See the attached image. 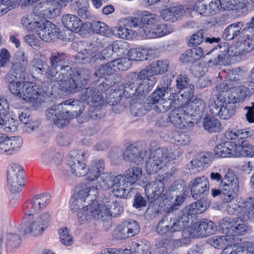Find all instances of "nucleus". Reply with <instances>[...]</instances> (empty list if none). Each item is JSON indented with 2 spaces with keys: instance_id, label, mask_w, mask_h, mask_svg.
Masks as SVG:
<instances>
[{
  "instance_id": "obj_16",
  "label": "nucleus",
  "mask_w": 254,
  "mask_h": 254,
  "mask_svg": "<svg viewBox=\"0 0 254 254\" xmlns=\"http://www.w3.org/2000/svg\"><path fill=\"white\" fill-rule=\"evenodd\" d=\"M163 176H157L155 180L148 183L145 188V194L149 203L155 201L164 191V182Z\"/></svg>"
},
{
  "instance_id": "obj_11",
  "label": "nucleus",
  "mask_w": 254,
  "mask_h": 254,
  "mask_svg": "<svg viewBox=\"0 0 254 254\" xmlns=\"http://www.w3.org/2000/svg\"><path fill=\"white\" fill-rule=\"evenodd\" d=\"M51 220L49 213H43L30 223L24 230V233L30 234L33 236H40L49 227Z\"/></svg>"
},
{
  "instance_id": "obj_9",
  "label": "nucleus",
  "mask_w": 254,
  "mask_h": 254,
  "mask_svg": "<svg viewBox=\"0 0 254 254\" xmlns=\"http://www.w3.org/2000/svg\"><path fill=\"white\" fill-rule=\"evenodd\" d=\"M66 109L62 103L48 109L46 116L48 120H52L58 127L63 128L69 124V121L71 119Z\"/></svg>"
},
{
  "instance_id": "obj_27",
  "label": "nucleus",
  "mask_w": 254,
  "mask_h": 254,
  "mask_svg": "<svg viewBox=\"0 0 254 254\" xmlns=\"http://www.w3.org/2000/svg\"><path fill=\"white\" fill-rule=\"evenodd\" d=\"M64 68H67V75L70 76L73 75L82 87L86 86L87 81L90 78V72L88 69L84 68L76 69L75 68L70 67L68 65H66Z\"/></svg>"
},
{
  "instance_id": "obj_7",
  "label": "nucleus",
  "mask_w": 254,
  "mask_h": 254,
  "mask_svg": "<svg viewBox=\"0 0 254 254\" xmlns=\"http://www.w3.org/2000/svg\"><path fill=\"white\" fill-rule=\"evenodd\" d=\"M226 210L228 214L239 216L245 220H254V197L248 198L238 206L228 204Z\"/></svg>"
},
{
  "instance_id": "obj_63",
  "label": "nucleus",
  "mask_w": 254,
  "mask_h": 254,
  "mask_svg": "<svg viewBox=\"0 0 254 254\" xmlns=\"http://www.w3.org/2000/svg\"><path fill=\"white\" fill-rule=\"evenodd\" d=\"M60 238L61 243L65 246H70L73 243V238L66 228L59 230Z\"/></svg>"
},
{
  "instance_id": "obj_58",
  "label": "nucleus",
  "mask_w": 254,
  "mask_h": 254,
  "mask_svg": "<svg viewBox=\"0 0 254 254\" xmlns=\"http://www.w3.org/2000/svg\"><path fill=\"white\" fill-rule=\"evenodd\" d=\"M181 110H182V108H176L172 110L169 117L170 122L179 128L182 127L183 123V119L179 113L181 112Z\"/></svg>"
},
{
  "instance_id": "obj_30",
  "label": "nucleus",
  "mask_w": 254,
  "mask_h": 254,
  "mask_svg": "<svg viewBox=\"0 0 254 254\" xmlns=\"http://www.w3.org/2000/svg\"><path fill=\"white\" fill-rule=\"evenodd\" d=\"M185 11L181 5L163 9L160 17L166 22H175L184 14Z\"/></svg>"
},
{
  "instance_id": "obj_59",
  "label": "nucleus",
  "mask_w": 254,
  "mask_h": 254,
  "mask_svg": "<svg viewBox=\"0 0 254 254\" xmlns=\"http://www.w3.org/2000/svg\"><path fill=\"white\" fill-rule=\"evenodd\" d=\"M168 219L169 218L163 217L159 222L156 228V231L158 234L163 236L168 232L170 233V229H169L170 227Z\"/></svg>"
},
{
  "instance_id": "obj_53",
  "label": "nucleus",
  "mask_w": 254,
  "mask_h": 254,
  "mask_svg": "<svg viewBox=\"0 0 254 254\" xmlns=\"http://www.w3.org/2000/svg\"><path fill=\"white\" fill-rule=\"evenodd\" d=\"M117 186H114L112 190V192L115 196L121 198H127L129 196L132 189L130 185H124L122 184L120 187Z\"/></svg>"
},
{
  "instance_id": "obj_45",
  "label": "nucleus",
  "mask_w": 254,
  "mask_h": 254,
  "mask_svg": "<svg viewBox=\"0 0 254 254\" xmlns=\"http://www.w3.org/2000/svg\"><path fill=\"white\" fill-rule=\"evenodd\" d=\"M19 118L20 121L24 124V128L27 132L33 131L39 127V121L33 120L26 113L22 112L19 115Z\"/></svg>"
},
{
  "instance_id": "obj_55",
  "label": "nucleus",
  "mask_w": 254,
  "mask_h": 254,
  "mask_svg": "<svg viewBox=\"0 0 254 254\" xmlns=\"http://www.w3.org/2000/svg\"><path fill=\"white\" fill-rule=\"evenodd\" d=\"M60 65L61 64H60ZM47 65L48 64H45L47 68L46 73L52 77H55L56 79H59L60 78V76L61 73L60 71V69L63 71V75L64 73L66 74L65 72H64V71H67V68L64 69V68L65 66H60L58 64H50V65L48 66Z\"/></svg>"
},
{
  "instance_id": "obj_5",
  "label": "nucleus",
  "mask_w": 254,
  "mask_h": 254,
  "mask_svg": "<svg viewBox=\"0 0 254 254\" xmlns=\"http://www.w3.org/2000/svg\"><path fill=\"white\" fill-rule=\"evenodd\" d=\"M170 155L167 149L158 147L151 151L146 162L145 168L148 174L157 172L166 164Z\"/></svg>"
},
{
  "instance_id": "obj_49",
  "label": "nucleus",
  "mask_w": 254,
  "mask_h": 254,
  "mask_svg": "<svg viewBox=\"0 0 254 254\" xmlns=\"http://www.w3.org/2000/svg\"><path fill=\"white\" fill-rule=\"evenodd\" d=\"M79 9L77 11L78 15L81 18L91 19L93 18L92 14L89 9V4L87 0H78L76 2Z\"/></svg>"
},
{
  "instance_id": "obj_38",
  "label": "nucleus",
  "mask_w": 254,
  "mask_h": 254,
  "mask_svg": "<svg viewBox=\"0 0 254 254\" xmlns=\"http://www.w3.org/2000/svg\"><path fill=\"white\" fill-rule=\"evenodd\" d=\"M203 127L209 133L220 132L222 127L219 120L213 116H205L203 120Z\"/></svg>"
},
{
  "instance_id": "obj_50",
  "label": "nucleus",
  "mask_w": 254,
  "mask_h": 254,
  "mask_svg": "<svg viewBox=\"0 0 254 254\" xmlns=\"http://www.w3.org/2000/svg\"><path fill=\"white\" fill-rule=\"evenodd\" d=\"M243 42L241 44V49L246 52H251L254 48V34L246 33L243 34Z\"/></svg>"
},
{
  "instance_id": "obj_12",
  "label": "nucleus",
  "mask_w": 254,
  "mask_h": 254,
  "mask_svg": "<svg viewBox=\"0 0 254 254\" xmlns=\"http://www.w3.org/2000/svg\"><path fill=\"white\" fill-rule=\"evenodd\" d=\"M35 32L42 40L49 42L59 35L60 29L51 21L44 18L39 26L36 27Z\"/></svg>"
},
{
  "instance_id": "obj_56",
  "label": "nucleus",
  "mask_w": 254,
  "mask_h": 254,
  "mask_svg": "<svg viewBox=\"0 0 254 254\" xmlns=\"http://www.w3.org/2000/svg\"><path fill=\"white\" fill-rule=\"evenodd\" d=\"M236 149L243 156L252 157L254 156V147L247 141L236 146Z\"/></svg>"
},
{
  "instance_id": "obj_14",
  "label": "nucleus",
  "mask_w": 254,
  "mask_h": 254,
  "mask_svg": "<svg viewBox=\"0 0 254 254\" xmlns=\"http://www.w3.org/2000/svg\"><path fill=\"white\" fill-rule=\"evenodd\" d=\"M191 195L194 199L206 197L209 190L208 180L204 176L196 177L189 184Z\"/></svg>"
},
{
  "instance_id": "obj_51",
  "label": "nucleus",
  "mask_w": 254,
  "mask_h": 254,
  "mask_svg": "<svg viewBox=\"0 0 254 254\" xmlns=\"http://www.w3.org/2000/svg\"><path fill=\"white\" fill-rule=\"evenodd\" d=\"M0 121L1 123V127L6 131L13 132L17 129L16 123L14 119L8 114L4 117H0Z\"/></svg>"
},
{
  "instance_id": "obj_37",
  "label": "nucleus",
  "mask_w": 254,
  "mask_h": 254,
  "mask_svg": "<svg viewBox=\"0 0 254 254\" xmlns=\"http://www.w3.org/2000/svg\"><path fill=\"white\" fill-rule=\"evenodd\" d=\"M148 50L142 49L140 51L132 50L128 52L127 57L125 58L119 62L117 64H125L128 62H142L147 59Z\"/></svg>"
},
{
  "instance_id": "obj_18",
  "label": "nucleus",
  "mask_w": 254,
  "mask_h": 254,
  "mask_svg": "<svg viewBox=\"0 0 254 254\" xmlns=\"http://www.w3.org/2000/svg\"><path fill=\"white\" fill-rule=\"evenodd\" d=\"M139 229V226L136 221H126L116 227L114 234L117 239L124 240L137 234Z\"/></svg>"
},
{
  "instance_id": "obj_19",
  "label": "nucleus",
  "mask_w": 254,
  "mask_h": 254,
  "mask_svg": "<svg viewBox=\"0 0 254 254\" xmlns=\"http://www.w3.org/2000/svg\"><path fill=\"white\" fill-rule=\"evenodd\" d=\"M98 206H102L103 207L102 211L105 212L109 216V218L106 221H105V224L109 222L111 216L118 217L123 211V206L121 202L117 200H113L111 197H105L103 199L102 203L98 204Z\"/></svg>"
},
{
  "instance_id": "obj_1",
  "label": "nucleus",
  "mask_w": 254,
  "mask_h": 254,
  "mask_svg": "<svg viewBox=\"0 0 254 254\" xmlns=\"http://www.w3.org/2000/svg\"><path fill=\"white\" fill-rule=\"evenodd\" d=\"M127 43L118 40L107 47L101 53H97L101 48V45L96 41L89 43L80 42L76 44L78 54L73 56V64L94 63L102 59L108 61V63L116 62L117 64L124 59L123 55L128 52Z\"/></svg>"
},
{
  "instance_id": "obj_62",
  "label": "nucleus",
  "mask_w": 254,
  "mask_h": 254,
  "mask_svg": "<svg viewBox=\"0 0 254 254\" xmlns=\"http://www.w3.org/2000/svg\"><path fill=\"white\" fill-rule=\"evenodd\" d=\"M21 243V239L18 235L9 233L6 235V245L11 248L18 247Z\"/></svg>"
},
{
  "instance_id": "obj_28",
  "label": "nucleus",
  "mask_w": 254,
  "mask_h": 254,
  "mask_svg": "<svg viewBox=\"0 0 254 254\" xmlns=\"http://www.w3.org/2000/svg\"><path fill=\"white\" fill-rule=\"evenodd\" d=\"M21 92V98L27 102H34L38 99L41 90L36 83L24 82L22 91Z\"/></svg>"
},
{
  "instance_id": "obj_3",
  "label": "nucleus",
  "mask_w": 254,
  "mask_h": 254,
  "mask_svg": "<svg viewBox=\"0 0 254 254\" xmlns=\"http://www.w3.org/2000/svg\"><path fill=\"white\" fill-rule=\"evenodd\" d=\"M210 177L212 180L220 182L219 188L223 189L224 202H230L238 196L239 183L237 177L234 173L229 172L225 175L224 178L222 179L219 173L212 172L210 173Z\"/></svg>"
},
{
  "instance_id": "obj_42",
  "label": "nucleus",
  "mask_w": 254,
  "mask_h": 254,
  "mask_svg": "<svg viewBox=\"0 0 254 254\" xmlns=\"http://www.w3.org/2000/svg\"><path fill=\"white\" fill-rule=\"evenodd\" d=\"M68 79L62 81L60 84L61 89L64 91L71 93L77 92L82 89V86L72 75Z\"/></svg>"
},
{
  "instance_id": "obj_48",
  "label": "nucleus",
  "mask_w": 254,
  "mask_h": 254,
  "mask_svg": "<svg viewBox=\"0 0 254 254\" xmlns=\"http://www.w3.org/2000/svg\"><path fill=\"white\" fill-rule=\"evenodd\" d=\"M231 237L227 236L213 237L208 239V243L218 249H223L226 246L231 245Z\"/></svg>"
},
{
  "instance_id": "obj_26",
  "label": "nucleus",
  "mask_w": 254,
  "mask_h": 254,
  "mask_svg": "<svg viewBox=\"0 0 254 254\" xmlns=\"http://www.w3.org/2000/svg\"><path fill=\"white\" fill-rule=\"evenodd\" d=\"M175 31L171 25L162 23L157 24L153 29L145 30V38L151 39L161 37L169 34Z\"/></svg>"
},
{
  "instance_id": "obj_29",
  "label": "nucleus",
  "mask_w": 254,
  "mask_h": 254,
  "mask_svg": "<svg viewBox=\"0 0 254 254\" xmlns=\"http://www.w3.org/2000/svg\"><path fill=\"white\" fill-rule=\"evenodd\" d=\"M189 221V215L186 213H183V210H182L177 218H172L171 220L168 219L170 227L169 228L170 229V234L183 231L188 225Z\"/></svg>"
},
{
  "instance_id": "obj_33",
  "label": "nucleus",
  "mask_w": 254,
  "mask_h": 254,
  "mask_svg": "<svg viewBox=\"0 0 254 254\" xmlns=\"http://www.w3.org/2000/svg\"><path fill=\"white\" fill-rule=\"evenodd\" d=\"M141 148L139 147L131 145L128 146L123 153L124 159L127 162L138 164L143 159L140 155Z\"/></svg>"
},
{
  "instance_id": "obj_15",
  "label": "nucleus",
  "mask_w": 254,
  "mask_h": 254,
  "mask_svg": "<svg viewBox=\"0 0 254 254\" xmlns=\"http://www.w3.org/2000/svg\"><path fill=\"white\" fill-rule=\"evenodd\" d=\"M249 94L248 88L244 86H240L238 87L234 88L231 92L224 94L223 93H217L215 94V97L216 98L219 102H224L229 101L232 104L242 102L247 97Z\"/></svg>"
},
{
  "instance_id": "obj_23",
  "label": "nucleus",
  "mask_w": 254,
  "mask_h": 254,
  "mask_svg": "<svg viewBox=\"0 0 254 254\" xmlns=\"http://www.w3.org/2000/svg\"><path fill=\"white\" fill-rule=\"evenodd\" d=\"M43 17L39 13V8L35 7L32 13L28 14L22 17L21 20V24L22 27L28 31H35V28L38 27Z\"/></svg>"
},
{
  "instance_id": "obj_60",
  "label": "nucleus",
  "mask_w": 254,
  "mask_h": 254,
  "mask_svg": "<svg viewBox=\"0 0 254 254\" xmlns=\"http://www.w3.org/2000/svg\"><path fill=\"white\" fill-rule=\"evenodd\" d=\"M24 82L12 80L9 82L8 87L12 94L19 98L21 97V91H22Z\"/></svg>"
},
{
  "instance_id": "obj_47",
  "label": "nucleus",
  "mask_w": 254,
  "mask_h": 254,
  "mask_svg": "<svg viewBox=\"0 0 254 254\" xmlns=\"http://www.w3.org/2000/svg\"><path fill=\"white\" fill-rule=\"evenodd\" d=\"M186 197L183 195H178L174 203L169 207H167L166 210V215L165 217L169 218V219L171 220L172 218H174V215H176L178 210L180 209V206L185 201Z\"/></svg>"
},
{
  "instance_id": "obj_46",
  "label": "nucleus",
  "mask_w": 254,
  "mask_h": 254,
  "mask_svg": "<svg viewBox=\"0 0 254 254\" xmlns=\"http://www.w3.org/2000/svg\"><path fill=\"white\" fill-rule=\"evenodd\" d=\"M142 171L140 168L133 167L127 170L123 175L126 179L127 183L131 186L139 180Z\"/></svg>"
},
{
  "instance_id": "obj_64",
  "label": "nucleus",
  "mask_w": 254,
  "mask_h": 254,
  "mask_svg": "<svg viewBox=\"0 0 254 254\" xmlns=\"http://www.w3.org/2000/svg\"><path fill=\"white\" fill-rule=\"evenodd\" d=\"M26 67L24 64H12L11 68V74L15 78L24 79Z\"/></svg>"
},
{
  "instance_id": "obj_36",
  "label": "nucleus",
  "mask_w": 254,
  "mask_h": 254,
  "mask_svg": "<svg viewBox=\"0 0 254 254\" xmlns=\"http://www.w3.org/2000/svg\"><path fill=\"white\" fill-rule=\"evenodd\" d=\"M62 21L66 28L75 32L79 31L82 26L81 20L73 14H67L63 15Z\"/></svg>"
},
{
  "instance_id": "obj_39",
  "label": "nucleus",
  "mask_w": 254,
  "mask_h": 254,
  "mask_svg": "<svg viewBox=\"0 0 254 254\" xmlns=\"http://www.w3.org/2000/svg\"><path fill=\"white\" fill-rule=\"evenodd\" d=\"M244 26L242 22H237L229 25L224 29L223 37L226 40H231L242 33V28Z\"/></svg>"
},
{
  "instance_id": "obj_57",
  "label": "nucleus",
  "mask_w": 254,
  "mask_h": 254,
  "mask_svg": "<svg viewBox=\"0 0 254 254\" xmlns=\"http://www.w3.org/2000/svg\"><path fill=\"white\" fill-rule=\"evenodd\" d=\"M19 3V0H0V17Z\"/></svg>"
},
{
  "instance_id": "obj_61",
  "label": "nucleus",
  "mask_w": 254,
  "mask_h": 254,
  "mask_svg": "<svg viewBox=\"0 0 254 254\" xmlns=\"http://www.w3.org/2000/svg\"><path fill=\"white\" fill-rule=\"evenodd\" d=\"M168 90L171 92V88H170L169 89L168 86L156 89L150 96L151 100L153 101V103H155L159 101L160 99H163V97L165 95V94L169 93Z\"/></svg>"
},
{
  "instance_id": "obj_21",
  "label": "nucleus",
  "mask_w": 254,
  "mask_h": 254,
  "mask_svg": "<svg viewBox=\"0 0 254 254\" xmlns=\"http://www.w3.org/2000/svg\"><path fill=\"white\" fill-rule=\"evenodd\" d=\"M79 98L88 104H97V107L102 106L104 104V98L101 92L97 91L94 87L86 88L82 90Z\"/></svg>"
},
{
  "instance_id": "obj_22",
  "label": "nucleus",
  "mask_w": 254,
  "mask_h": 254,
  "mask_svg": "<svg viewBox=\"0 0 254 254\" xmlns=\"http://www.w3.org/2000/svg\"><path fill=\"white\" fill-rule=\"evenodd\" d=\"M177 88L179 90L174 93L177 96L180 94L181 96L185 98H190L194 93V86L193 84L190 83V80L185 75L180 74L176 80Z\"/></svg>"
},
{
  "instance_id": "obj_40",
  "label": "nucleus",
  "mask_w": 254,
  "mask_h": 254,
  "mask_svg": "<svg viewBox=\"0 0 254 254\" xmlns=\"http://www.w3.org/2000/svg\"><path fill=\"white\" fill-rule=\"evenodd\" d=\"M68 165L70 167L71 172L76 176H83L86 175L88 168L85 163H81L75 158H70L68 160Z\"/></svg>"
},
{
  "instance_id": "obj_17",
  "label": "nucleus",
  "mask_w": 254,
  "mask_h": 254,
  "mask_svg": "<svg viewBox=\"0 0 254 254\" xmlns=\"http://www.w3.org/2000/svg\"><path fill=\"white\" fill-rule=\"evenodd\" d=\"M36 7L39 8V13L43 18H52L60 15L62 4L58 0H47L40 2Z\"/></svg>"
},
{
  "instance_id": "obj_6",
  "label": "nucleus",
  "mask_w": 254,
  "mask_h": 254,
  "mask_svg": "<svg viewBox=\"0 0 254 254\" xmlns=\"http://www.w3.org/2000/svg\"><path fill=\"white\" fill-rule=\"evenodd\" d=\"M103 208V206L98 205L97 207L87 205L82 208L77 214L78 222L83 224L94 219L98 223L104 225L105 221L107 220L109 216L105 212L102 211Z\"/></svg>"
},
{
  "instance_id": "obj_8",
  "label": "nucleus",
  "mask_w": 254,
  "mask_h": 254,
  "mask_svg": "<svg viewBox=\"0 0 254 254\" xmlns=\"http://www.w3.org/2000/svg\"><path fill=\"white\" fill-rule=\"evenodd\" d=\"M209 108L213 115H218L221 119L226 120L235 114L236 106L229 101L218 102L215 94H213L209 101Z\"/></svg>"
},
{
  "instance_id": "obj_41",
  "label": "nucleus",
  "mask_w": 254,
  "mask_h": 254,
  "mask_svg": "<svg viewBox=\"0 0 254 254\" xmlns=\"http://www.w3.org/2000/svg\"><path fill=\"white\" fill-rule=\"evenodd\" d=\"M105 164L102 159L94 160L92 163V167L88 173L87 178L91 181L98 179L104 170Z\"/></svg>"
},
{
  "instance_id": "obj_31",
  "label": "nucleus",
  "mask_w": 254,
  "mask_h": 254,
  "mask_svg": "<svg viewBox=\"0 0 254 254\" xmlns=\"http://www.w3.org/2000/svg\"><path fill=\"white\" fill-rule=\"evenodd\" d=\"M236 147L231 141H226L218 144L214 149V154L216 157H231L236 154Z\"/></svg>"
},
{
  "instance_id": "obj_32",
  "label": "nucleus",
  "mask_w": 254,
  "mask_h": 254,
  "mask_svg": "<svg viewBox=\"0 0 254 254\" xmlns=\"http://www.w3.org/2000/svg\"><path fill=\"white\" fill-rule=\"evenodd\" d=\"M63 103L71 119L81 115L85 108L83 103L78 100H72L70 99Z\"/></svg>"
},
{
  "instance_id": "obj_34",
  "label": "nucleus",
  "mask_w": 254,
  "mask_h": 254,
  "mask_svg": "<svg viewBox=\"0 0 254 254\" xmlns=\"http://www.w3.org/2000/svg\"><path fill=\"white\" fill-rule=\"evenodd\" d=\"M197 201L186 206L183 210V213L190 215L191 213H201L204 212L209 206V203L206 197L198 198Z\"/></svg>"
},
{
  "instance_id": "obj_20",
  "label": "nucleus",
  "mask_w": 254,
  "mask_h": 254,
  "mask_svg": "<svg viewBox=\"0 0 254 254\" xmlns=\"http://www.w3.org/2000/svg\"><path fill=\"white\" fill-rule=\"evenodd\" d=\"M206 104L204 101L199 98L192 100L189 104L182 107V111H184L187 115L195 117L196 119L200 118L206 109Z\"/></svg>"
},
{
  "instance_id": "obj_35",
  "label": "nucleus",
  "mask_w": 254,
  "mask_h": 254,
  "mask_svg": "<svg viewBox=\"0 0 254 254\" xmlns=\"http://www.w3.org/2000/svg\"><path fill=\"white\" fill-rule=\"evenodd\" d=\"M23 139L21 136H11L6 138L0 145V149L2 153L5 152L11 154L12 151L21 147Z\"/></svg>"
},
{
  "instance_id": "obj_43",
  "label": "nucleus",
  "mask_w": 254,
  "mask_h": 254,
  "mask_svg": "<svg viewBox=\"0 0 254 254\" xmlns=\"http://www.w3.org/2000/svg\"><path fill=\"white\" fill-rule=\"evenodd\" d=\"M213 156V154L211 152L202 153L192 160L191 164L194 168L202 169L211 161Z\"/></svg>"
},
{
  "instance_id": "obj_44",
  "label": "nucleus",
  "mask_w": 254,
  "mask_h": 254,
  "mask_svg": "<svg viewBox=\"0 0 254 254\" xmlns=\"http://www.w3.org/2000/svg\"><path fill=\"white\" fill-rule=\"evenodd\" d=\"M170 94H172L173 98L170 97L168 98V100L163 98L155 103L156 105L154 106L155 111L159 113L166 112L171 108L173 107V105L175 103L176 95L172 92H170Z\"/></svg>"
},
{
  "instance_id": "obj_52",
  "label": "nucleus",
  "mask_w": 254,
  "mask_h": 254,
  "mask_svg": "<svg viewBox=\"0 0 254 254\" xmlns=\"http://www.w3.org/2000/svg\"><path fill=\"white\" fill-rule=\"evenodd\" d=\"M91 28L96 33L108 36L111 33L109 26L100 21H94L91 24Z\"/></svg>"
},
{
  "instance_id": "obj_25",
  "label": "nucleus",
  "mask_w": 254,
  "mask_h": 254,
  "mask_svg": "<svg viewBox=\"0 0 254 254\" xmlns=\"http://www.w3.org/2000/svg\"><path fill=\"white\" fill-rule=\"evenodd\" d=\"M232 239H231V245L226 246L221 254H253L254 253V243L246 242L235 244L236 249L234 251L231 248Z\"/></svg>"
},
{
  "instance_id": "obj_2",
  "label": "nucleus",
  "mask_w": 254,
  "mask_h": 254,
  "mask_svg": "<svg viewBox=\"0 0 254 254\" xmlns=\"http://www.w3.org/2000/svg\"><path fill=\"white\" fill-rule=\"evenodd\" d=\"M160 20L159 17L154 13L144 15L141 18L129 16L120 19L117 27L113 30V34L118 38L132 40L138 34L145 37V31L152 29L149 25L153 24Z\"/></svg>"
},
{
  "instance_id": "obj_24",
  "label": "nucleus",
  "mask_w": 254,
  "mask_h": 254,
  "mask_svg": "<svg viewBox=\"0 0 254 254\" xmlns=\"http://www.w3.org/2000/svg\"><path fill=\"white\" fill-rule=\"evenodd\" d=\"M49 202V199L47 195L43 194L37 195L32 201L25 204L24 207L25 213L30 216L40 211L41 208L46 206Z\"/></svg>"
},
{
  "instance_id": "obj_4",
  "label": "nucleus",
  "mask_w": 254,
  "mask_h": 254,
  "mask_svg": "<svg viewBox=\"0 0 254 254\" xmlns=\"http://www.w3.org/2000/svg\"><path fill=\"white\" fill-rule=\"evenodd\" d=\"M246 221L240 217L233 218L226 217L219 220L218 229L233 239L232 236L244 235L250 230Z\"/></svg>"
},
{
  "instance_id": "obj_10",
  "label": "nucleus",
  "mask_w": 254,
  "mask_h": 254,
  "mask_svg": "<svg viewBox=\"0 0 254 254\" xmlns=\"http://www.w3.org/2000/svg\"><path fill=\"white\" fill-rule=\"evenodd\" d=\"M7 182L10 190L19 192L24 186V173L23 168L16 164L11 166L7 171Z\"/></svg>"
},
{
  "instance_id": "obj_54",
  "label": "nucleus",
  "mask_w": 254,
  "mask_h": 254,
  "mask_svg": "<svg viewBox=\"0 0 254 254\" xmlns=\"http://www.w3.org/2000/svg\"><path fill=\"white\" fill-rule=\"evenodd\" d=\"M98 177L100 180L99 184L102 189L107 190L113 187L114 177L111 174L102 173Z\"/></svg>"
},
{
  "instance_id": "obj_13",
  "label": "nucleus",
  "mask_w": 254,
  "mask_h": 254,
  "mask_svg": "<svg viewBox=\"0 0 254 254\" xmlns=\"http://www.w3.org/2000/svg\"><path fill=\"white\" fill-rule=\"evenodd\" d=\"M216 229L212 221L202 219L191 225L190 235L195 238L206 237L214 234Z\"/></svg>"
}]
</instances>
